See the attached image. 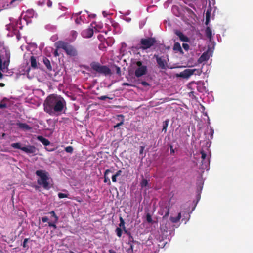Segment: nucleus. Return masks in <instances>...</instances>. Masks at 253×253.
<instances>
[{
  "mask_svg": "<svg viewBox=\"0 0 253 253\" xmlns=\"http://www.w3.org/2000/svg\"><path fill=\"white\" fill-rule=\"evenodd\" d=\"M66 103L60 95L52 94L48 95V114L58 116L62 113Z\"/></svg>",
  "mask_w": 253,
  "mask_h": 253,
  "instance_id": "obj_1",
  "label": "nucleus"
},
{
  "mask_svg": "<svg viewBox=\"0 0 253 253\" xmlns=\"http://www.w3.org/2000/svg\"><path fill=\"white\" fill-rule=\"evenodd\" d=\"M55 44L56 47L63 49L66 54L69 56H76L78 55V52L76 48L73 46L69 44L67 42L63 41H59L57 42Z\"/></svg>",
  "mask_w": 253,
  "mask_h": 253,
  "instance_id": "obj_2",
  "label": "nucleus"
},
{
  "mask_svg": "<svg viewBox=\"0 0 253 253\" xmlns=\"http://www.w3.org/2000/svg\"><path fill=\"white\" fill-rule=\"evenodd\" d=\"M90 67L92 70L97 73L105 76L111 75L112 72L111 69L106 65H102L98 62H93L90 64Z\"/></svg>",
  "mask_w": 253,
  "mask_h": 253,
  "instance_id": "obj_3",
  "label": "nucleus"
},
{
  "mask_svg": "<svg viewBox=\"0 0 253 253\" xmlns=\"http://www.w3.org/2000/svg\"><path fill=\"white\" fill-rule=\"evenodd\" d=\"M156 42V40L155 38L148 37L147 38H142L140 40V48L143 50H146L151 48Z\"/></svg>",
  "mask_w": 253,
  "mask_h": 253,
  "instance_id": "obj_4",
  "label": "nucleus"
},
{
  "mask_svg": "<svg viewBox=\"0 0 253 253\" xmlns=\"http://www.w3.org/2000/svg\"><path fill=\"white\" fill-rule=\"evenodd\" d=\"M36 174L39 177L38 183L44 188H47V175L45 172L42 170H38L36 171Z\"/></svg>",
  "mask_w": 253,
  "mask_h": 253,
  "instance_id": "obj_5",
  "label": "nucleus"
},
{
  "mask_svg": "<svg viewBox=\"0 0 253 253\" xmlns=\"http://www.w3.org/2000/svg\"><path fill=\"white\" fill-rule=\"evenodd\" d=\"M135 64L138 67L134 72L135 76L139 78L147 73V67L145 65H142V62L141 61H137L135 62Z\"/></svg>",
  "mask_w": 253,
  "mask_h": 253,
  "instance_id": "obj_6",
  "label": "nucleus"
},
{
  "mask_svg": "<svg viewBox=\"0 0 253 253\" xmlns=\"http://www.w3.org/2000/svg\"><path fill=\"white\" fill-rule=\"evenodd\" d=\"M154 58L156 59L159 68L162 69H166L168 67V63L163 56H159L158 55H154Z\"/></svg>",
  "mask_w": 253,
  "mask_h": 253,
  "instance_id": "obj_7",
  "label": "nucleus"
},
{
  "mask_svg": "<svg viewBox=\"0 0 253 253\" xmlns=\"http://www.w3.org/2000/svg\"><path fill=\"white\" fill-rule=\"evenodd\" d=\"M50 215V219L48 221V226L53 227L54 228H56L55 224L58 220V217L55 214L54 211L48 212Z\"/></svg>",
  "mask_w": 253,
  "mask_h": 253,
  "instance_id": "obj_8",
  "label": "nucleus"
},
{
  "mask_svg": "<svg viewBox=\"0 0 253 253\" xmlns=\"http://www.w3.org/2000/svg\"><path fill=\"white\" fill-rule=\"evenodd\" d=\"M159 213L161 215H163V218H167L169 214V205H165L164 207H161Z\"/></svg>",
  "mask_w": 253,
  "mask_h": 253,
  "instance_id": "obj_9",
  "label": "nucleus"
},
{
  "mask_svg": "<svg viewBox=\"0 0 253 253\" xmlns=\"http://www.w3.org/2000/svg\"><path fill=\"white\" fill-rule=\"evenodd\" d=\"M196 71H197L196 69H185L182 72H181L180 73L179 76L184 78H188V77L192 75Z\"/></svg>",
  "mask_w": 253,
  "mask_h": 253,
  "instance_id": "obj_10",
  "label": "nucleus"
},
{
  "mask_svg": "<svg viewBox=\"0 0 253 253\" xmlns=\"http://www.w3.org/2000/svg\"><path fill=\"white\" fill-rule=\"evenodd\" d=\"M174 33L179 37L180 40L182 42H189V39L188 37L183 34L182 32L179 30H176L174 31Z\"/></svg>",
  "mask_w": 253,
  "mask_h": 253,
  "instance_id": "obj_11",
  "label": "nucleus"
},
{
  "mask_svg": "<svg viewBox=\"0 0 253 253\" xmlns=\"http://www.w3.org/2000/svg\"><path fill=\"white\" fill-rule=\"evenodd\" d=\"M94 32L92 28H87L82 32V35L84 38H91L93 35Z\"/></svg>",
  "mask_w": 253,
  "mask_h": 253,
  "instance_id": "obj_12",
  "label": "nucleus"
},
{
  "mask_svg": "<svg viewBox=\"0 0 253 253\" xmlns=\"http://www.w3.org/2000/svg\"><path fill=\"white\" fill-rule=\"evenodd\" d=\"M30 62L31 68L34 69H37L38 66L40 65V64L37 62L36 57L33 55L30 57Z\"/></svg>",
  "mask_w": 253,
  "mask_h": 253,
  "instance_id": "obj_13",
  "label": "nucleus"
},
{
  "mask_svg": "<svg viewBox=\"0 0 253 253\" xmlns=\"http://www.w3.org/2000/svg\"><path fill=\"white\" fill-rule=\"evenodd\" d=\"M173 50L175 52H179L182 55H183L184 54L183 50H182V49L181 47V45L179 42L174 43L173 47Z\"/></svg>",
  "mask_w": 253,
  "mask_h": 253,
  "instance_id": "obj_14",
  "label": "nucleus"
},
{
  "mask_svg": "<svg viewBox=\"0 0 253 253\" xmlns=\"http://www.w3.org/2000/svg\"><path fill=\"white\" fill-rule=\"evenodd\" d=\"M21 150L29 153H33L35 152V147L33 146H29L28 147H22Z\"/></svg>",
  "mask_w": 253,
  "mask_h": 253,
  "instance_id": "obj_15",
  "label": "nucleus"
},
{
  "mask_svg": "<svg viewBox=\"0 0 253 253\" xmlns=\"http://www.w3.org/2000/svg\"><path fill=\"white\" fill-rule=\"evenodd\" d=\"M17 126H18L19 128L25 130H29L32 128L31 126L26 123H17Z\"/></svg>",
  "mask_w": 253,
  "mask_h": 253,
  "instance_id": "obj_16",
  "label": "nucleus"
},
{
  "mask_svg": "<svg viewBox=\"0 0 253 253\" xmlns=\"http://www.w3.org/2000/svg\"><path fill=\"white\" fill-rule=\"evenodd\" d=\"M205 35L206 37L210 40V41H211L212 38V31L209 27H206L205 29Z\"/></svg>",
  "mask_w": 253,
  "mask_h": 253,
  "instance_id": "obj_17",
  "label": "nucleus"
},
{
  "mask_svg": "<svg viewBox=\"0 0 253 253\" xmlns=\"http://www.w3.org/2000/svg\"><path fill=\"white\" fill-rule=\"evenodd\" d=\"M111 172H112V171L109 169H106L104 172V182L105 183H108V184L109 185H110L111 184V182H110V179L108 178V177L107 176L108 174L109 173H111Z\"/></svg>",
  "mask_w": 253,
  "mask_h": 253,
  "instance_id": "obj_18",
  "label": "nucleus"
},
{
  "mask_svg": "<svg viewBox=\"0 0 253 253\" xmlns=\"http://www.w3.org/2000/svg\"><path fill=\"white\" fill-rule=\"evenodd\" d=\"M124 232L129 237L128 244H130V242H135L138 243V242L134 240L133 236L130 232H128L126 229L125 230Z\"/></svg>",
  "mask_w": 253,
  "mask_h": 253,
  "instance_id": "obj_19",
  "label": "nucleus"
},
{
  "mask_svg": "<svg viewBox=\"0 0 253 253\" xmlns=\"http://www.w3.org/2000/svg\"><path fill=\"white\" fill-rule=\"evenodd\" d=\"M208 59H209V56L208 55V54L204 52L202 54V55L199 58L198 62L199 63H201L203 61L208 60Z\"/></svg>",
  "mask_w": 253,
  "mask_h": 253,
  "instance_id": "obj_20",
  "label": "nucleus"
},
{
  "mask_svg": "<svg viewBox=\"0 0 253 253\" xmlns=\"http://www.w3.org/2000/svg\"><path fill=\"white\" fill-rule=\"evenodd\" d=\"M181 218V214L180 212H179L177 216L176 217H173L171 216L170 217V220L171 222H172L173 223H177L180 220Z\"/></svg>",
  "mask_w": 253,
  "mask_h": 253,
  "instance_id": "obj_21",
  "label": "nucleus"
},
{
  "mask_svg": "<svg viewBox=\"0 0 253 253\" xmlns=\"http://www.w3.org/2000/svg\"><path fill=\"white\" fill-rule=\"evenodd\" d=\"M169 123V120L167 119L163 123V128H162V131H164L165 133L167 132V127L168 126V124Z\"/></svg>",
  "mask_w": 253,
  "mask_h": 253,
  "instance_id": "obj_22",
  "label": "nucleus"
},
{
  "mask_svg": "<svg viewBox=\"0 0 253 253\" xmlns=\"http://www.w3.org/2000/svg\"><path fill=\"white\" fill-rule=\"evenodd\" d=\"M77 35H78V33L76 31H74V30L72 31L70 33V37H71L70 38V41H74L76 39Z\"/></svg>",
  "mask_w": 253,
  "mask_h": 253,
  "instance_id": "obj_23",
  "label": "nucleus"
},
{
  "mask_svg": "<svg viewBox=\"0 0 253 253\" xmlns=\"http://www.w3.org/2000/svg\"><path fill=\"white\" fill-rule=\"evenodd\" d=\"M118 118H120V117L121 118H122V120H121V121L120 123H118L116 125H115L114 126V128H117L119 126H122V125H123V124H124V116L123 115H118Z\"/></svg>",
  "mask_w": 253,
  "mask_h": 253,
  "instance_id": "obj_24",
  "label": "nucleus"
},
{
  "mask_svg": "<svg viewBox=\"0 0 253 253\" xmlns=\"http://www.w3.org/2000/svg\"><path fill=\"white\" fill-rule=\"evenodd\" d=\"M119 220H120V224L119 225V227H120V228H122L123 230L124 231H125V230H126V227L125 226V221L121 216H120Z\"/></svg>",
  "mask_w": 253,
  "mask_h": 253,
  "instance_id": "obj_25",
  "label": "nucleus"
},
{
  "mask_svg": "<svg viewBox=\"0 0 253 253\" xmlns=\"http://www.w3.org/2000/svg\"><path fill=\"white\" fill-rule=\"evenodd\" d=\"M38 139L40 140L45 146H47V139L43 138L42 136H39L38 137Z\"/></svg>",
  "mask_w": 253,
  "mask_h": 253,
  "instance_id": "obj_26",
  "label": "nucleus"
},
{
  "mask_svg": "<svg viewBox=\"0 0 253 253\" xmlns=\"http://www.w3.org/2000/svg\"><path fill=\"white\" fill-rule=\"evenodd\" d=\"M210 16H211V12L209 10H207L206 13V21L205 24L208 25L210 22Z\"/></svg>",
  "mask_w": 253,
  "mask_h": 253,
  "instance_id": "obj_27",
  "label": "nucleus"
},
{
  "mask_svg": "<svg viewBox=\"0 0 253 253\" xmlns=\"http://www.w3.org/2000/svg\"><path fill=\"white\" fill-rule=\"evenodd\" d=\"M148 182L147 179L143 178L140 182V186L141 188H144L146 187L148 185Z\"/></svg>",
  "mask_w": 253,
  "mask_h": 253,
  "instance_id": "obj_28",
  "label": "nucleus"
},
{
  "mask_svg": "<svg viewBox=\"0 0 253 253\" xmlns=\"http://www.w3.org/2000/svg\"><path fill=\"white\" fill-rule=\"evenodd\" d=\"M11 146L13 148L18 149L20 150H21V148H22V147L21 146V144L20 143H12Z\"/></svg>",
  "mask_w": 253,
  "mask_h": 253,
  "instance_id": "obj_29",
  "label": "nucleus"
},
{
  "mask_svg": "<svg viewBox=\"0 0 253 253\" xmlns=\"http://www.w3.org/2000/svg\"><path fill=\"white\" fill-rule=\"evenodd\" d=\"M7 98L5 97L1 101V103H0V109H3V108H6L7 107V104L3 102L5 100H7Z\"/></svg>",
  "mask_w": 253,
  "mask_h": 253,
  "instance_id": "obj_30",
  "label": "nucleus"
},
{
  "mask_svg": "<svg viewBox=\"0 0 253 253\" xmlns=\"http://www.w3.org/2000/svg\"><path fill=\"white\" fill-rule=\"evenodd\" d=\"M115 232L118 237H121L122 235V230L121 228L117 227L115 230Z\"/></svg>",
  "mask_w": 253,
  "mask_h": 253,
  "instance_id": "obj_31",
  "label": "nucleus"
},
{
  "mask_svg": "<svg viewBox=\"0 0 253 253\" xmlns=\"http://www.w3.org/2000/svg\"><path fill=\"white\" fill-rule=\"evenodd\" d=\"M146 220H147V222H148L149 223H153V220H152V218L151 217V215L149 213H148L146 214Z\"/></svg>",
  "mask_w": 253,
  "mask_h": 253,
  "instance_id": "obj_32",
  "label": "nucleus"
},
{
  "mask_svg": "<svg viewBox=\"0 0 253 253\" xmlns=\"http://www.w3.org/2000/svg\"><path fill=\"white\" fill-rule=\"evenodd\" d=\"M65 150L67 153H72L73 151V148L71 146H69L65 147Z\"/></svg>",
  "mask_w": 253,
  "mask_h": 253,
  "instance_id": "obj_33",
  "label": "nucleus"
},
{
  "mask_svg": "<svg viewBox=\"0 0 253 253\" xmlns=\"http://www.w3.org/2000/svg\"><path fill=\"white\" fill-rule=\"evenodd\" d=\"M68 195H69L68 194H66L63 193H58V196L59 198L60 199L64 198H68Z\"/></svg>",
  "mask_w": 253,
  "mask_h": 253,
  "instance_id": "obj_34",
  "label": "nucleus"
},
{
  "mask_svg": "<svg viewBox=\"0 0 253 253\" xmlns=\"http://www.w3.org/2000/svg\"><path fill=\"white\" fill-rule=\"evenodd\" d=\"M200 153L201 154V158L202 161H204L207 157V154L204 150H201Z\"/></svg>",
  "mask_w": 253,
  "mask_h": 253,
  "instance_id": "obj_35",
  "label": "nucleus"
},
{
  "mask_svg": "<svg viewBox=\"0 0 253 253\" xmlns=\"http://www.w3.org/2000/svg\"><path fill=\"white\" fill-rule=\"evenodd\" d=\"M44 110L45 112H47V97L44 100Z\"/></svg>",
  "mask_w": 253,
  "mask_h": 253,
  "instance_id": "obj_36",
  "label": "nucleus"
},
{
  "mask_svg": "<svg viewBox=\"0 0 253 253\" xmlns=\"http://www.w3.org/2000/svg\"><path fill=\"white\" fill-rule=\"evenodd\" d=\"M132 243H135V242H130V244H128L130 246L129 248L128 249V252H129L130 251H131L132 253H133V245Z\"/></svg>",
  "mask_w": 253,
  "mask_h": 253,
  "instance_id": "obj_37",
  "label": "nucleus"
},
{
  "mask_svg": "<svg viewBox=\"0 0 253 253\" xmlns=\"http://www.w3.org/2000/svg\"><path fill=\"white\" fill-rule=\"evenodd\" d=\"M182 47L187 51L189 49V45L187 43H183Z\"/></svg>",
  "mask_w": 253,
  "mask_h": 253,
  "instance_id": "obj_38",
  "label": "nucleus"
},
{
  "mask_svg": "<svg viewBox=\"0 0 253 253\" xmlns=\"http://www.w3.org/2000/svg\"><path fill=\"white\" fill-rule=\"evenodd\" d=\"M28 240H29V238L24 239L23 243V245H22V246L24 248L27 247V243L28 242Z\"/></svg>",
  "mask_w": 253,
  "mask_h": 253,
  "instance_id": "obj_39",
  "label": "nucleus"
},
{
  "mask_svg": "<svg viewBox=\"0 0 253 253\" xmlns=\"http://www.w3.org/2000/svg\"><path fill=\"white\" fill-rule=\"evenodd\" d=\"M116 72L118 75H121V69L119 67L115 66Z\"/></svg>",
  "mask_w": 253,
  "mask_h": 253,
  "instance_id": "obj_40",
  "label": "nucleus"
},
{
  "mask_svg": "<svg viewBox=\"0 0 253 253\" xmlns=\"http://www.w3.org/2000/svg\"><path fill=\"white\" fill-rule=\"evenodd\" d=\"M26 13H27V14H29V15H30V16H31V17H32V16H33V15H34V11H33V10H27V11L26 12Z\"/></svg>",
  "mask_w": 253,
  "mask_h": 253,
  "instance_id": "obj_41",
  "label": "nucleus"
},
{
  "mask_svg": "<svg viewBox=\"0 0 253 253\" xmlns=\"http://www.w3.org/2000/svg\"><path fill=\"white\" fill-rule=\"evenodd\" d=\"M98 99L101 100H105L106 99H110L109 97L107 96H101L100 97H98Z\"/></svg>",
  "mask_w": 253,
  "mask_h": 253,
  "instance_id": "obj_42",
  "label": "nucleus"
},
{
  "mask_svg": "<svg viewBox=\"0 0 253 253\" xmlns=\"http://www.w3.org/2000/svg\"><path fill=\"white\" fill-rule=\"evenodd\" d=\"M82 21V18L81 17H77L76 19H75V22L76 24H81V21Z\"/></svg>",
  "mask_w": 253,
  "mask_h": 253,
  "instance_id": "obj_43",
  "label": "nucleus"
},
{
  "mask_svg": "<svg viewBox=\"0 0 253 253\" xmlns=\"http://www.w3.org/2000/svg\"><path fill=\"white\" fill-rule=\"evenodd\" d=\"M117 176L115 174L112 176V180L113 182H117Z\"/></svg>",
  "mask_w": 253,
  "mask_h": 253,
  "instance_id": "obj_44",
  "label": "nucleus"
},
{
  "mask_svg": "<svg viewBox=\"0 0 253 253\" xmlns=\"http://www.w3.org/2000/svg\"><path fill=\"white\" fill-rule=\"evenodd\" d=\"M141 84H142V85H143V86H145L149 85V84L146 81H142L141 82Z\"/></svg>",
  "mask_w": 253,
  "mask_h": 253,
  "instance_id": "obj_45",
  "label": "nucleus"
},
{
  "mask_svg": "<svg viewBox=\"0 0 253 253\" xmlns=\"http://www.w3.org/2000/svg\"><path fill=\"white\" fill-rule=\"evenodd\" d=\"M43 62L45 66L47 67V58L46 57L43 58Z\"/></svg>",
  "mask_w": 253,
  "mask_h": 253,
  "instance_id": "obj_46",
  "label": "nucleus"
},
{
  "mask_svg": "<svg viewBox=\"0 0 253 253\" xmlns=\"http://www.w3.org/2000/svg\"><path fill=\"white\" fill-rule=\"evenodd\" d=\"M41 220L44 223L46 222H47V217H46V216L43 217L41 218Z\"/></svg>",
  "mask_w": 253,
  "mask_h": 253,
  "instance_id": "obj_47",
  "label": "nucleus"
},
{
  "mask_svg": "<svg viewBox=\"0 0 253 253\" xmlns=\"http://www.w3.org/2000/svg\"><path fill=\"white\" fill-rule=\"evenodd\" d=\"M122 173V170H118V171L115 173V174H116V175L117 177H118V176H120V175H121Z\"/></svg>",
  "mask_w": 253,
  "mask_h": 253,
  "instance_id": "obj_48",
  "label": "nucleus"
},
{
  "mask_svg": "<svg viewBox=\"0 0 253 253\" xmlns=\"http://www.w3.org/2000/svg\"><path fill=\"white\" fill-rule=\"evenodd\" d=\"M144 146H140V151H139V153L140 154H143V151H144Z\"/></svg>",
  "mask_w": 253,
  "mask_h": 253,
  "instance_id": "obj_49",
  "label": "nucleus"
},
{
  "mask_svg": "<svg viewBox=\"0 0 253 253\" xmlns=\"http://www.w3.org/2000/svg\"><path fill=\"white\" fill-rule=\"evenodd\" d=\"M123 85L124 86H132L131 84H130L127 83H123Z\"/></svg>",
  "mask_w": 253,
  "mask_h": 253,
  "instance_id": "obj_50",
  "label": "nucleus"
},
{
  "mask_svg": "<svg viewBox=\"0 0 253 253\" xmlns=\"http://www.w3.org/2000/svg\"><path fill=\"white\" fill-rule=\"evenodd\" d=\"M51 70V65L50 64V61L48 60V71Z\"/></svg>",
  "mask_w": 253,
  "mask_h": 253,
  "instance_id": "obj_51",
  "label": "nucleus"
},
{
  "mask_svg": "<svg viewBox=\"0 0 253 253\" xmlns=\"http://www.w3.org/2000/svg\"><path fill=\"white\" fill-rule=\"evenodd\" d=\"M109 253H116L115 251H114L113 250H112V249H110L109 250Z\"/></svg>",
  "mask_w": 253,
  "mask_h": 253,
  "instance_id": "obj_52",
  "label": "nucleus"
},
{
  "mask_svg": "<svg viewBox=\"0 0 253 253\" xmlns=\"http://www.w3.org/2000/svg\"><path fill=\"white\" fill-rule=\"evenodd\" d=\"M0 71L1 70L0 69ZM3 78V74L1 73V71H0V79H2Z\"/></svg>",
  "mask_w": 253,
  "mask_h": 253,
  "instance_id": "obj_53",
  "label": "nucleus"
},
{
  "mask_svg": "<svg viewBox=\"0 0 253 253\" xmlns=\"http://www.w3.org/2000/svg\"><path fill=\"white\" fill-rule=\"evenodd\" d=\"M5 86V84L3 83H0V87H4Z\"/></svg>",
  "mask_w": 253,
  "mask_h": 253,
  "instance_id": "obj_54",
  "label": "nucleus"
},
{
  "mask_svg": "<svg viewBox=\"0 0 253 253\" xmlns=\"http://www.w3.org/2000/svg\"><path fill=\"white\" fill-rule=\"evenodd\" d=\"M54 55L56 56L58 55V51L57 50L54 51Z\"/></svg>",
  "mask_w": 253,
  "mask_h": 253,
  "instance_id": "obj_55",
  "label": "nucleus"
},
{
  "mask_svg": "<svg viewBox=\"0 0 253 253\" xmlns=\"http://www.w3.org/2000/svg\"><path fill=\"white\" fill-rule=\"evenodd\" d=\"M51 5V2L48 0V7L50 6Z\"/></svg>",
  "mask_w": 253,
  "mask_h": 253,
  "instance_id": "obj_56",
  "label": "nucleus"
},
{
  "mask_svg": "<svg viewBox=\"0 0 253 253\" xmlns=\"http://www.w3.org/2000/svg\"><path fill=\"white\" fill-rule=\"evenodd\" d=\"M102 14L104 15V16H105V17L106 16V13H105V11H103Z\"/></svg>",
  "mask_w": 253,
  "mask_h": 253,
  "instance_id": "obj_57",
  "label": "nucleus"
},
{
  "mask_svg": "<svg viewBox=\"0 0 253 253\" xmlns=\"http://www.w3.org/2000/svg\"><path fill=\"white\" fill-rule=\"evenodd\" d=\"M44 2V1H39V3H41L42 4Z\"/></svg>",
  "mask_w": 253,
  "mask_h": 253,
  "instance_id": "obj_58",
  "label": "nucleus"
},
{
  "mask_svg": "<svg viewBox=\"0 0 253 253\" xmlns=\"http://www.w3.org/2000/svg\"><path fill=\"white\" fill-rule=\"evenodd\" d=\"M99 47V49H101V45H100Z\"/></svg>",
  "mask_w": 253,
  "mask_h": 253,
  "instance_id": "obj_59",
  "label": "nucleus"
},
{
  "mask_svg": "<svg viewBox=\"0 0 253 253\" xmlns=\"http://www.w3.org/2000/svg\"><path fill=\"white\" fill-rule=\"evenodd\" d=\"M70 253H74V252H73V251H70Z\"/></svg>",
  "mask_w": 253,
  "mask_h": 253,
  "instance_id": "obj_60",
  "label": "nucleus"
},
{
  "mask_svg": "<svg viewBox=\"0 0 253 253\" xmlns=\"http://www.w3.org/2000/svg\"><path fill=\"white\" fill-rule=\"evenodd\" d=\"M170 151H171V152H173L174 151V150H172V149H170Z\"/></svg>",
  "mask_w": 253,
  "mask_h": 253,
  "instance_id": "obj_61",
  "label": "nucleus"
},
{
  "mask_svg": "<svg viewBox=\"0 0 253 253\" xmlns=\"http://www.w3.org/2000/svg\"><path fill=\"white\" fill-rule=\"evenodd\" d=\"M170 151H171V152H173L174 151V150H172V149H170Z\"/></svg>",
  "mask_w": 253,
  "mask_h": 253,
  "instance_id": "obj_62",
  "label": "nucleus"
},
{
  "mask_svg": "<svg viewBox=\"0 0 253 253\" xmlns=\"http://www.w3.org/2000/svg\"><path fill=\"white\" fill-rule=\"evenodd\" d=\"M95 16V15H92V17H94Z\"/></svg>",
  "mask_w": 253,
  "mask_h": 253,
  "instance_id": "obj_63",
  "label": "nucleus"
},
{
  "mask_svg": "<svg viewBox=\"0 0 253 253\" xmlns=\"http://www.w3.org/2000/svg\"><path fill=\"white\" fill-rule=\"evenodd\" d=\"M48 145L50 144V142L49 141H48Z\"/></svg>",
  "mask_w": 253,
  "mask_h": 253,
  "instance_id": "obj_64",
  "label": "nucleus"
}]
</instances>
